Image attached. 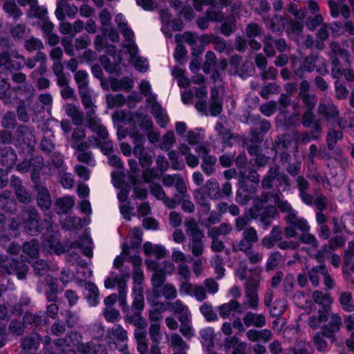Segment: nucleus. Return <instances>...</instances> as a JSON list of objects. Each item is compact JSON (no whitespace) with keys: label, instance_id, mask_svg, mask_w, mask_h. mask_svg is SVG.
Returning <instances> with one entry per match:
<instances>
[{"label":"nucleus","instance_id":"obj_5","mask_svg":"<svg viewBox=\"0 0 354 354\" xmlns=\"http://www.w3.org/2000/svg\"><path fill=\"white\" fill-rule=\"evenodd\" d=\"M286 226L284 228V234L286 238H295L297 236V230L301 232L310 231V227L306 219L298 215L297 211L284 216Z\"/></svg>","mask_w":354,"mask_h":354},{"label":"nucleus","instance_id":"obj_61","mask_svg":"<svg viewBox=\"0 0 354 354\" xmlns=\"http://www.w3.org/2000/svg\"><path fill=\"white\" fill-rule=\"evenodd\" d=\"M293 354H312L310 344L304 340H298L290 349Z\"/></svg>","mask_w":354,"mask_h":354},{"label":"nucleus","instance_id":"obj_50","mask_svg":"<svg viewBox=\"0 0 354 354\" xmlns=\"http://www.w3.org/2000/svg\"><path fill=\"white\" fill-rule=\"evenodd\" d=\"M277 209L274 206H268L264 208L259 218V221L265 229L268 228L272 223V219L277 214Z\"/></svg>","mask_w":354,"mask_h":354},{"label":"nucleus","instance_id":"obj_29","mask_svg":"<svg viewBox=\"0 0 354 354\" xmlns=\"http://www.w3.org/2000/svg\"><path fill=\"white\" fill-rule=\"evenodd\" d=\"M328 131L326 138V142L328 149L333 151L338 142L343 138L344 134L342 130L336 129L335 127L328 124Z\"/></svg>","mask_w":354,"mask_h":354},{"label":"nucleus","instance_id":"obj_32","mask_svg":"<svg viewBox=\"0 0 354 354\" xmlns=\"http://www.w3.org/2000/svg\"><path fill=\"white\" fill-rule=\"evenodd\" d=\"M328 4L330 8V13L334 18H337L341 14L345 19H348L351 16V10L346 4H339L335 0H328Z\"/></svg>","mask_w":354,"mask_h":354},{"label":"nucleus","instance_id":"obj_23","mask_svg":"<svg viewBox=\"0 0 354 354\" xmlns=\"http://www.w3.org/2000/svg\"><path fill=\"white\" fill-rule=\"evenodd\" d=\"M257 189L255 186L243 185L236 192V201L241 205L248 203L250 200L256 197Z\"/></svg>","mask_w":354,"mask_h":354},{"label":"nucleus","instance_id":"obj_24","mask_svg":"<svg viewBox=\"0 0 354 354\" xmlns=\"http://www.w3.org/2000/svg\"><path fill=\"white\" fill-rule=\"evenodd\" d=\"M328 205L327 198L322 193L316 194V208L317 209L315 217L318 225L325 224L328 221V217L324 213Z\"/></svg>","mask_w":354,"mask_h":354},{"label":"nucleus","instance_id":"obj_13","mask_svg":"<svg viewBox=\"0 0 354 354\" xmlns=\"http://www.w3.org/2000/svg\"><path fill=\"white\" fill-rule=\"evenodd\" d=\"M179 291L183 295L194 297L199 302L207 298L206 291L203 286L192 283L189 281H181L179 285Z\"/></svg>","mask_w":354,"mask_h":354},{"label":"nucleus","instance_id":"obj_16","mask_svg":"<svg viewBox=\"0 0 354 354\" xmlns=\"http://www.w3.org/2000/svg\"><path fill=\"white\" fill-rule=\"evenodd\" d=\"M301 124L304 128H311L317 134H322L323 127L321 120L317 118L313 110H306L301 115Z\"/></svg>","mask_w":354,"mask_h":354},{"label":"nucleus","instance_id":"obj_14","mask_svg":"<svg viewBox=\"0 0 354 354\" xmlns=\"http://www.w3.org/2000/svg\"><path fill=\"white\" fill-rule=\"evenodd\" d=\"M253 124L254 127L251 129V142L254 143H259L263 140L261 134L267 133L271 128V124L268 120L261 119L259 116L253 119Z\"/></svg>","mask_w":354,"mask_h":354},{"label":"nucleus","instance_id":"obj_31","mask_svg":"<svg viewBox=\"0 0 354 354\" xmlns=\"http://www.w3.org/2000/svg\"><path fill=\"white\" fill-rule=\"evenodd\" d=\"M219 315L223 318L230 317L232 311H236L238 313H242L241 304L236 299H231L227 303H224L218 308Z\"/></svg>","mask_w":354,"mask_h":354},{"label":"nucleus","instance_id":"obj_6","mask_svg":"<svg viewBox=\"0 0 354 354\" xmlns=\"http://www.w3.org/2000/svg\"><path fill=\"white\" fill-rule=\"evenodd\" d=\"M204 190L209 198L212 200H218L223 197L231 196L232 184L230 182H225L221 187L218 182L215 178H210L205 183L203 187Z\"/></svg>","mask_w":354,"mask_h":354},{"label":"nucleus","instance_id":"obj_22","mask_svg":"<svg viewBox=\"0 0 354 354\" xmlns=\"http://www.w3.org/2000/svg\"><path fill=\"white\" fill-rule=\"evenodd\" d=\"M122 309L125 314L124 319L126 323L131 324L135 327L147 324L146 319L142 315V311L132 310L128 305L124 308H122Z\"/></svg>","mask_w":354,"mask_h":354},{"label":"nucleus","instance_id":"obj_19","mask_svg":"<svg viewBox=\"0 0 354 354\" xmlns=\"http://www.w3.org/2000/svg\"><path fill=\"white\" fill-rule=\"evenodd\" d=\"M149 188L151 194L158 200L162 201L167 207L174 209L178 205V203L176 200V198L178 197V194H175L174 198L168 197L159 184H152L150 185Z\"/></svg>","mask_w":354,"mask_h":354},{"label":"nucleus","instance_id":"obj_49","mask_svg":"<svg viewBox=\"0 0 354 354\" xmlns=\"http://www.w3.org/2000/svg\"><path fill=\"white\" fill-rule=\"evenodd\" d=\"M233 231L232 225L227 222H223L218 226L211 227L207 230V234H211L219 237L229 235Z\"/></svg>","mask_w":354,"mask_h":354},{"label":"nucleus","instance_id":"obj_15","mask_svg":"<svg viewBox=\"0 0 354 354\" xmlns=\"http://www.w3.org/2000/svg\"><path fill=\"white\" fill-rule=\"evenodd\" d=\"M74 80L77 84L80 97L93 95L89 88L88 74L84 70H79L74 73Z\"/></svg>","mask_w":354,"mask_h":354},{"label":"nucleus","instance_id":"obj_37","mask_svg":"<svg viewBox=\"0 0 354 354\" xmlns=\"http://www.w3.org/2000/svg\"><path fill=\"white\" fill-rule=\"evenodd\" d=\"M245 335L247 338L251 342L263 341L267 342L272 338V333L269 329H263L261 330L250 329L246 332Z\"/></svg>","mask_w":354,"mask_h":354},{"label":"nucleus","instance_id":"obj_48","mask_svg":"<svg viewBox=\"0 0 354 354\" xmlns=\"http://www.w3.org/2000/svg\"><path fill=\"white\" fill-rule=\"evenodd\" d=\"M131 138L133 144V155H140L142 151L145 150L144 145L146 141L145 135L138 131H135L131 134Z\"/></svg>","mask_w":354,"mask_h":354},{"label":"nucleus","instance_id":"obj_18","mask_svg":"<svg viewBox=\"0 0 354 354\" xmlns=\"http://www.w3.org/2000/svg\"><path fill=\"white\" fill-rule=\"evenodd\" d=\"M342 319L339 313H333L330 315L329 322L322 327L324 334L327 338H333L334 335L339 332L342 326Z\"/></svg>","mask_w":354,"mask_h":354},{"label":"nucleus","instance_id":"obj_41","mask_svg":"<svg viewBox=\"0 0 354 354\" xmlns=\"http://www.w3.org/2000/svg\"><path fill=\"white\" fill-rule=\"evenodd\" d=\"M143 250L147 256H154L157 259L164 258L167 254L166 249L160 245H153L146 242L143 245Z\"/></svg>","mask_w":354,"mask_h":354},{"label":"nucleus","instance_id":"obj_44","mask_svg":"<svg viewBox=\"0 0 354 354\" xmlns=\"http://www.w3.org/2000/svg\"><path fill=\"white\" fill-rule=\"evenodd\" d=\"M0 208L8 212H14L17 203L10 192H5L0 195Z\"/></svg>","mask_w":354,"mask_h":354},{"label":"nucleus","instance_id":"obj_8","mask_svg":"<svg viewBox=\"0 0 354 354\" xmlns=\"http://www.w3.org/2000/svg\"><path fill=\"white\" fill-rule=\"evenodd\" d=\"M258 241L259 236L257 230L253 226H249L242 231L241 239L232 243V250L234 252L247 251L249 249H252Z\"/></svg>","mask_w":354,"mask_h":354},{"label":"nucleus","instance_id":"obj_7","mask_svg":"<svg viewBox=\"0 0 354 354\" xmlns=\"http://www.w3.org/2000/svg\"><path fill=\"white\" fill-rule=\"evenodd\" d=\"M260 281V277H250L244 284V293L245 297L244 304L250 309L257 310L259 306L258 290L259 288Z\"/></svg>","mask_w":354,"mask_h":354},{"label":"nucleus","instance_id":"obj_59","mask_svg":"<svg viewBox=\"0 0 354 354\" xmlns=\"http://www.w3.org/2000/svg\"><path fill=\"white\" fill-rule=\"evenodd\" d=\"M329 60L331 64V70L330 74L333 79L339 80L344 73V70L345 68H343V66L338 57H331L329 58Z\"/></svg>","mask_w":354,"mask_h":354},{"label":"nucleus","instance_id":"obj_28","mask_svg":"<svg viewBox=\"0 0 354 354\" xmlns=\"http://www.w3.org/2000/svg\"><path fill=\"white\" fill-rule=\"evenodd\" d=\"M17 160V154L12 147H0V162L8 170L12 168Z\"/></svg>","mask_w":354,"mask_h":354},{"label":"nucleus","instance_id":"obj_17","mask_svg":"<svg viewBox=\"0 0 354 354\" xmlns=\"http://www.w3.org/2000/svg\"><path fill=\"white\" fill-rule=\"evenodd\" d=\"M77 11L78 8L74 4H71L66 0H59L56 3L55 15L58 20L63 21L66 15L73 18Z\"/></svg>","mask_w":354,"mask_h":354},{"label":"nucleus","instance_id":"obj_30","mask_svg":"<svg viewBox=\"0 0 354 354\" xmlns=\"http://www.w3.org/2000/svg\"><path fill=\"white\" fill-rule=\"evenodd\" d=\"M313 299L318 305L322 307L319 310H324L329 313L331 309L333 299L328 293H324L320 290H315L313 292Z\"/></svg>","mask_w":354,"mask_h":354},{"label":"nucleus","instance_id":"obj_36","mask_svg":"<svg viewBox=\"0 0 354 354\" xmlns=\"http://www.w3.org/2000/svg\"><path fill=\"white\" fill-rule=\"evenodd\" d=\"M37 191V201L38 206L43 210L49 209L52 205L51 196L45 187H38Z\"/></svg>","mask_w":354,"mask_h":354},{"label":"nucleus","instance_id":"obj_38","mask_svg":"<svg viewBox=\"0 0 354 354\" xmlns=\"http://www.w3.org/2000/svg\"><path fill=\"white\" fill-rule=\"evenodd\" d=\"M262 21L266 26L272 32H281L283 29V18L279 15L275 14L272 17L263 16Z\"/></svg>","mask_w":354,"mask_h":354},{"label":"nucleus","instance_id":"obj_60","mask_svg":"<svg viewBox=\"0 0 354 354\" xmlns=\"http://www.w3.org/2000/svg\"><path fill=\"white\" fill-rule=\"evenodd\" d=\"M77 245L82 249L83 254L88 257H92L93 250H92V241L90 237L87 235L83 236L80 238L76 242Z\"/></svg>","mask_w":354,"mask_h":354},{"label":"nucleus","instance_id":"obj_45","mask_svg":"<svg viewBox=\"0 0 354 354\" xmlns=\"http://www.w3.org/2000/svg\"><path fill=\"white\" fill-rule=\"evenodd\" d=\"M75 205L72 197L59 198L55 204V210L57 214H66Z\"/></svg>","mask_w":354,"mask_h":354},{"label":"nucleus","instance_id":"obj_63","mask_svg":"<svg viewBox=\"0 0 354 354\" xmlns=\"http://www.w3.org/2000/svg\"><path fill=\"white\" fill-rule=\"evenodd\" d=\"M345 243L346 239L343 236H335L328 240V244H326L322 247V250L324 252L334 250L344 245Z\"/></svg>","mask_w":354,"mask_h":354},{"label":"nucleus","instance_id":"obj_10","mask_svg":"<svg viewBox=\"0 0 354 354\" xmlns=\"http://www.w3.org/2000/svg\"><path fill=\"white\" fill-rule=\"evenodd\" d=\"M301 67L308 73L315 70L321 75H325L328 73L326 60L317 53H312L303 59Z\"/></svg>","mask_w":354,"mask_h":354},{"label":"nucleus","instance_id":"obj_43","mask_svg":"<svg viewBox=\"0 0 354 354\" xmlns=\"http://www.w3.org/2000/svg\"><path fill=\"white\" fill-rule=\"evenodd\" d=\"M107 337L111 340L123 342L128 339L127 331L120 325L116 324L107 331Z\"/></svg>","mask_w":354,"mask_h":354},{"label":"nucleus","instance_id":"obj_53","mask_svg":"<svg viewBox=\"0 0 354 354\" xmlns=\"http://www.w3.org/2000/svg\"><path fill=\"white\" fill-rule=\"evenodd\" d=\"M133 291L132 310L142 311L145 308L144 289H135Z\"/></svg>","mask_w":354,"mask_h":354},{"label":"nucleus","instance_id":"obj_58","mask_svg":"<svg viewBox=\"0 0 354 354\" xmlns=\"http://www.w3.org/2000/svg\"><path fill=\"white\" fill-rule=\"evenodd\" d=\"M44 320L41 313L39 314H33L26 312L23 317V324L26 326L29 325L32 327H38L42 324Z\"/></svg>","mask_w":354,"mask_h":354},{"label":"nucleus","instance_id":"obj_46","mask_svg":"<svg viewBox=\"0 0 354 354\" xmlns=\"http://www.w3.org/2000/svg\"><path fill=\"white\" fill-rule=\"evenodd\" d=\"M338 301L343 310L347 313L354 312V303L351 292L343 291L340 292Z\"/></svg>","mask_w":354,"mask_h":354},{"label":"nucleus","instance_id":"obj_21","mask_svg":"<svg viewBox=\"0 0 354 354\" xmlns=\"http://www.w3.org/2000/svg\"><path fill=\"white\" fill-rule=\"evenodd\" d=\"M80 100L85 110V117L84 119L85 120L86 124L99 120L100 118H97L96 113L97 106L93 100V95L80 97Z\"/></svg>","mask_w":354,"mask_h":354},{"label":"nucleus","instance_id":"obj_34","mask_svg":"<svg viewBox=\"0 0 354 354\" xmlns=\"http://www.w3.org/2000/svg\"><path fill=\"white\" fill-rule=\"evenodd\" d=\"M328 58L338 57V55L344 57L346 63L350 64V52L342 48L339 43L336 41H331L329 44V50L327 52Z\"/></svg>","mask_w":354,"mask_h":354},{"label":"nucleus","instance_id":"obj_3","mask_svg":"<svg viewBox=\"0 0 354 354\" xmlns=\"http://www.w3.org/2000/svg\"><path fill=\"white\" fill-rule=\"evenodd\" d=\"M24 256L15 259L8 256L0 257V272L1 274H15L19 280L26 278L29 268L25 263Z\"/></svg>","mask_w":354,"mask_h":354},{"label":"nucleus","instance_id":"obj_33","mask_svg":"<svg viewBox=\"0 0 354 354\" xmlns=\"http://www.w3.org/2000/svg\"><path fill=\"white\" fill-rule=\"evenodd\" d=\"M78 351L84 354H108L104 345L93 341L80 344Z\"/></svg>","mask_w":354,"mask_h":354},{"label":"nucleus","instance_id":"obj_56","mask_svg":"<svg viewBox=\"0 0 354 354\" xmlns=\"http://www.w3.org/2000/svg\"><path fill=\"white\" fill-rule=\"evenodd\" d=\"M316 49L323 50L326 47L324 41L329 37V32L326 24H324L317 30L316 32Z\"/></svg>","mask_w":354,"mask_h":354},{"label":"nucleus","instance_id":"obj_57","mask_svg":"<svg viewBox=\"0 0 354 354\" xmlns=\"http://www.w3.org/2000/svg\"><path fill=\"white\" fill-rule=\"evenodd\" d=\"M3 8L5 12L9 15V16L12 17L15 19H19L23 15L22 11L13 0L5 1L3 5Z\"/></svg>","mask_w":354,"mask_h":354},{"label":"nucleus","instance_id":"obj_11","mask_svg":"<svg viewBox=\"0 0 354 354\" xmlns=\"http://www.w3.org/2000/svg\"><path fill=\"white\" fill-rule=\"evenodd\" d=\"M274 180H277L279 185H284L286 187L290 186L289 178L286 174L280 171L279 166L277 165L270 167L267 174L261 180L263 189H272Z\"/></svg>","mask_w":354,"mask_h":354},{"label":"nucleus","instance_id":"obj_64","mask_svg":"<svg viewBox=\"0 0 354 354\" xmlns=\"http://www.w3.org/2000/svg\"><path fill=\"white\" fill-rule=\"evenodd\" d=\"M268 308L271 316L279 317L283 315L286 310V302L284 299H277Z\"/></svg>","mask_w":354,"mask_h":354},{"label":"nucleus","instance_id":"obj_54","mask_svg":"<svg viewBox=\"0 0 354 354\" xmlns=\"http://www.w3.org/2000/svg\"><path fill=\"white\" fill-rule=\"evenodd\" d=\"M329 313L324 310H318L317 316L312 315L308 317V323L309 326L315 330L320 327L322 323L326 322L328 319Z\"/></svg>","mask_w":354,"mask_h":354},{"label":"nucleus","instance_id":"obj_47","mask_svg":"<svg viewBox=\"0 0 354 354\" xmlns=\"http://www.w3.org/2000/svg\"><path fill=\"white\" fill-rule=\"evenodd\" d=\"M39 241L35 239H32L23 244L22 252L30 258H37L39 257Z\"/></svg>","mask_w":354,"mask_h":354},{"label":"nucleus","instance_id":"obj_4","mask_svg":"<svg viewBox=\"0 0 354 354\" xmlns=\"http://www.w3.org/2000/svg\"><path fill=\"white\" fill-rule=\"evenodd\" d=\"M25 231L31 236H37L42 231V223L37 209L33 207H25L19 214Z\"/></svg>","mask_w":354,"mask_h":354},{"label":"nucleus","instance_id":"obj_1","mask_svg":"<svg viewBox=\"0 0 354 354\" xmlns=\"http://www.w3.org/2000/svg\"><path fill=\"white\" fill-rule=\"evenodd\" d=\"M185 232L190 239L189 248L194 257H201L205 250L203 239L204 232L194 218H189L185 221Z\"/></svg>","mask_w":354,"mask_h":354},{"label":"nucleus","instance_id":"obj_62","mask_svg":"<svg viewBox=\"0 0 354 354\" xmlns=\"http://www.w3.org/2000/svg\"><path fill=\"white\" fill-rule=\"evenodd\" d=\"M47 13V9L44 6H40L38 5V0H37L36 3L29 8L27 12L28 17L38 18L40 19H44L46 17Z\"/></svg>","mask_w":354,"mask_h":354},{"label":"nucleus","instance_id":"obj_40","mask_svg":"<svg viewBox=\"0 0 354 354\" xmlns=\"http://www.w3.org/2000/svg\"><path fill=\"white\" fill-rule=\"evenodd\" d=\"M66 113L71 118L73 124L81 126L84 122V113L77 106L68 104L66 106Z\"/></svg>","mask_w":354,"mask_h":354},{"label":"nucleus","instance_id":"obj_25","mask_svg":"<svg viewBox=\"0 0 354 354\" xmlns=\"http://www.w3.org/2000/svg\"><path fill=\"white\" fill-rule=\"evenodd\" d=\"M243 322L247 327L263 328L266 325V317L262 313L248 311L243 317Z\"/></svg>","mask_w":354,"mask_h":354},{"label":"nucleus","instance_id":"obj_26","mask_svg":"<svg viewBox=\"0 0 354 354\" xmlns=\"http://www.w3.org/2000/svg\"><path fill=\"white\" fill-rule=\"evenodd\" d=\"M169 309L176 315L178 320L191 317L189 307L180 299H176L174 301L167 303Z\"/></svg>","mask_w":354,"mask_h":354},{"label":"nucleus","instance_id":"obj_9","mask_svg":"<svg viewBox=\"0 0 354 354\" xmlns=\"http://www.w3.org/2000/svg\"><path fill=\"white\" fill-rule=\"evenodd\" d=\"M25 57L15 49L9 52L0 53V67L9 71H18L23 67Z\"/></svg>","mask_w":354,"mask_h":354},{"label":"nucleus","instance_id":"obj_42","mask_svg":"<svg viewBox=\"0 0 354 354\" xmlns=\"http://www.w3.org/2000/svg\"><path fill=\"white\" fill-rule=\"evenodd\" d=\"M110 86L113 91H130L133 87V80L128 77H124L120 80L111 78Z\"/></svg>","mask_w":354,"mask_h":354},{"label":"nucleus","instance_id":"obj_27","mask_svg":"<svg viewBox=\"0 0 354 354\" xmlns=\"http://www.w3.org/2000/svg\"><path fill=\"white\" fill-rule=\"evenodd\" d=\"M42 341L41 336L35 332L31 333L21 338L20 344L22 349L26 351H37Z\"/></svg>","mask_w":354,"mask_h":354},{"label":"nucleus","instance_id":"obj_39","mask_svg":"<svg viewBox=\"0 0 354 354\" xmlns=\"http://www.w3.org/2000/svg\"><path fill=\"white\" fill-rule=\"evenodd\" d=\"M130 275L129 273L122 274L120 277V280L117 283L118 295V300L120 306L124 308L127 305V282Z\"/></svg>","mask_w":354,"mask_h":354},{"label":"nucleus","instance_id":"obj_12","mask_svg":"<svg viewBox=\"0 0 354 354\" xmlns=\"http://www.w3.org/2000/svg\"><path fill=\"white\" fill-rule=\"evenodd\" d=\"M317 114L328 123L340 115L337 106L331 100H321L317 108Z\"/></svg>","mask_w":354,"mask_h":354},{"label":"nucleus","instance_id":"obj_20","mask_svg":"<svg viewBox=\"0 0 354 354\" xmlns=\"http://www.w3.org/2000/svg\"><path fill=\"white\" fill-rule=\"evenodd\" d=\"M88 129L93 133L92 140L95 143H99V140H103L109 138V132L106 127L102 123L100 119L86 124Z\"/></svg>","mask_w":354,"mask_h":354},{"label":"nucleus","instance_id":"obj_2","mask_svg":"<svg viewBox=\"0 0 354 354\" xmlns=\"http://www.w3.org/2000/svg\"><path fill=\"white\" fill-rule=\"evenodd\" d=\"M165 272H158L151 277V290L155 297H164L167 300L176 299L178 296L177 289L174 285L165 283Z\"/></svg>","mask_w":354,"mask_h":354},{"label":"nucleus","instance_id":"obj_55","mask_svg":"<svg viewBox=\"0 0 354 354\" xmlns=\"http://www.w3.org/2000/svg\"><path fill=\"white\" fill-rule=\"evenodd\" d=\"M180 322L178 326L180 333L187 339H190L194 335L193 328L191 325V317L178 320Z\"/></svg>","mask_w":354,"mask_h":354},{"label":"nucleus","instance_id":"obj_51","mask_svg":"<svg viewBox=\"0 0 354 354\" xmlns=\"http://www.w3.org/2000/svg\"><path fill=\"white\" fill-rule=\"evenodd\" d=\"M201 169L207 176H211L216 172L217 159L214 156H202Z\"/></svg>","mask_w":354,"mask_h":354},{"label":"nucleus","instance_id":"obj_35","mask_svg":"<svg viewBox=\"0 0 354 354\" xmlns=\"http://www.w3.org/2000/svg\"><path fill=\"white\" fill-rule=\"evenodd\" d=\"M132 263L134 265V269L133 271V280L134 285L132 290L138 288L144 289V273L139 266L141 264V259L140 257H135L133 259Z\"/></svg>","mask_w":354,"mask_h":354},{"label":"nucleus","instance_id":"obj_52","mask_svg":"<svg viewBox=\"0 0 354 354\" xmlns=\"http://www.w3.org/2000/svg\"><path fill=\"white\" fill-rule=\"evenodd\" d=\"M16 138L18 141H21L24 144L30 145L34 142V137L32 132L29 130L28 127L25 125H20L16 131Z\"/></svg>","mask_w":354,"mask_h":354}]
</instances>
